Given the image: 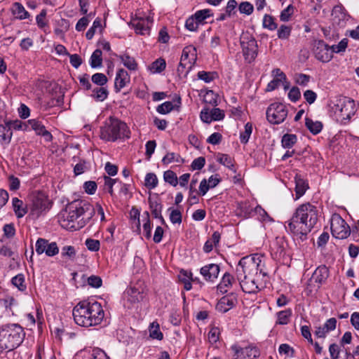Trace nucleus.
I'll return each instance as SVG.
<instances>
[{
	"instance_id": "1",
	"label": "nucleus",
	"mask_w": 359,
	"mask_h": 359,
	"mask_svg": "<svg viewBox=\"0 0 359 359\" xmlns=\"http://www.w3.org/2000/svg\"><path fill=\"white\" fill-rule=\"evenodd\" d=\"M262 259L263 256L256 254L240 260L236 275L244 292L257 293L265 286L267 273L263 270Z\"/></svg>"
},
{
	"instance_id": "2",
	"label": "nucleus",
	"mask_w": 359,
	"mask_h": 359,
	"mask_svg": "<svg viewBox=\"0 0 359 359\" xmlns=\"http://www.w3.org/2000/svg\"><path fill=\"white\" fill-rule=\"evenodd\" d=\"M95 208L88 202L83 200L74 201L69 203L61 213L60 225L71 231L79 230L93 217Z\"/></svg>"
},
{
	"instance_id": "3",
	"label": "nucleus",
	"mask_w": 359,
	"mask_h": 359,
	"mask_svg": "<svg viewBox=\"0 0 359 359\" xmlns=\"http://www.w3.org/2000/svg\"><path fill=\"white\" fill-rule=\"evenodd\" d=\"M318 221L317 207L310 203L300 205L288 220L286 229L293 235L304 240Z\"/></svg>"
},
{
	"instance_id": "4",
	"label": "nucleus",
	"mask_w": 359,
	"mask_h": 359,
	"mask_svg": "<svg viewBox=\"0 0 359 359\" xmlns=\"http://www.w3.org/2000/svg\"><path fill=\"white\" fill-rule=\"evenodd\" d=\"M72 314L75 323L86 327L101 324L104 317L101 304L95 301L80 302L73 309Z\"/></svg>"
},
{
	"instance_id": "5",
	"label": "nucleus",
	"mask_w": 359,
	"mask_h": 359,
	"mask_svg": "<svg viewBox=\"0 0 359 359\" xmlns=\"http://www.w3.org/2000/svg\"><path fill=\"white\" fill-rule=\"evenodd\" d=\"M24 336L22 327L17 324L4 326L0 330V351L13 350L21 344Z\"/></svg>"
},
{
	"instance_id": "6",
	"label": "nucleus",
	"mask_w": 359,
	"mask_h": 359,
	"mask_svg": "<svg viewBox=\"0 0 359 359\" xmlns=\"http://www.w3.org/2000/svg\"><path fill=\"white\" fill-rule=\"evenodd\" d=\"M100 137L106 141L114 142L118 139L129 137V130L125 123L110 118L100 128Z\"/></svg>"
},
{
	"instance_id": "7",
	"label": "nucleus",
	"mask_w": 359,
	"mask_h": 359,
	"mask_svg": "<svg viewBox=\"0 0 359 359\" xmlns=\"http://www.w3.org/2000/svg\"><path fill=\"white\" fill-rule=\"evenodd\" d=\"M332 111L337 121L346 123L356 111L355 101L350 97L340 96L334 101Z\"/></svg>"
},
{
	"instance_id": "8",
	"label": "nucleus",
	"mask_w": 359,
	"mask_h": 359,
	"mask_svg": "<svg viewBox=\"0 0 359 359\" xmlns=\"http://www.w3.org/2000/svg\"><path fill=\"white\" fill-rule=\"evenodd\" d=\"M197 60L196 48L193 46H189L183 49L180 62L177 68L179 75L187 76L191 71Z\"/></svg>"
},
{
	"instance_id": "9",
	"label": "nucleus",
	"mask_w": 359,
	"mask_h": 359,
	"mask_svg": "<svg viewBox=\"0 0 359 359\" xmlns=\"http://www.w3.org/2000/svg\"><path fill=\"white\" fill-rule=\"evenodd\" d=\"M288 110L287 107L278 102L271 104L266 109V118L271 124H280L283 123L287 116Z\"/></svg>"
},
{
	"instance_id": "10",
	"label": "nucleus",
	"mask_w": 359,
	"mask_h": 359,
	"mask_svg": "<svg viewBox=\"0 0 359 359\" xmlns=\"http://www.w3.org/2000/svg\"><path fill=\"white\" fill-rule=\"evenodd\" d=\"M331 231L332 236L338 239L346 238L351 233L349 226L338 214L332 216Z\"/></svg>"
},
{
	"instance_id": "11",
	"label": "nucleus",
	"mask_w": 359,
	"mask_h": 359,
	"mask_svg": "<svg viewBox=\"0 0 359 359\" xmlns=\"http://www.w3.org/2000/svg\"><path fill=\"white\" fill-rule=\"evenodd\" d=\"M241 44L245 60L251 62L257 55V44L254 37L249 34H244L241 38Z\"/></svg>"
},
{
	"instance_id": "12",
	"label": "nucleus",
	"mask_w": 359,
	"mask_h": 359,
	"mask_svg": "<svg viewBox=\"0 0 359 359\" xmlns=\"http://www.w3.org/2000/svg\"><path fill=\"white\" fill-rule=\"evenodd\" d=\"M231 349L234 353L233 359H255L260 355L259 348L253 346L241 348L234 344L231 346Z\"/></svg>"
},
{
	"instance_id": "13",
	"label": "nucleus",
	"mask_w": 359,
	"mask_h": 359,
	"mask_svg": "<svg viewBox=\"0 0 359 359\" xmlns=\"http://www.w3.org/2000/svg\"><path fill=\"white\" fill-rule=\"evenodd\" d=\"M130 24L137 34L149 35L150 29L153 24V17L150 15L146 17H136L132 19Z\"/></svg>"
},
{
	"instance_id": "14",
	"label": "nucleus",
	"mask_w": 359,
	"mask_h": 359,
	"mask_svg": "<svg viewBox=\"0 0 359 359\" xmlns=\"http://www.w3.org/2000/svg\"><path fill=\"white\" fill-rule=\"evenodd\" d=\"M313 50L316 58L322 62H328L333 57L330 46L322 40L315 41Z\"/></svg>"
},
{
	"instance_id": "15",
	"label": "nucleus",
	"mask_w": 359,
	"mask_h": 359,
	"mask_svg": "<svg viewBox=\"0 0 359 359\" xmlns=\"http://www.w3.org/2000/svg\"><path fill=\"white\" fill-rule=\"evenodd\" d=\"M36 252L38 255L45 253L48 257L56 255L59 248L55 242L49 243L44 238H39L36 242Z\"/></svg>"
},
{
	"instance_id": "16",
	"label": "nucleus",
	"mask_w": 359,
	"mask_h": 359,
	"mask_svg": "<svg viewBox=\"0 0 359 359\" xmlns=\"http://www.w3.org/2000/svg\"><path fill=\"white\" fill-rule=\"evenodd\" d=\"M48 200L43 193H38L33 196L32 203V211L39 215L48 208Z\"/></svg>"
},
{
	"instance_id": "17",
	"label": "nucleus",
	"mask_w": 359,
	"mask_h": 359,
	"mask_svg": "<svg viewBox=\"0 0 359 359\" xmlns=\"http://www.w3.org/2000/svg\"><path fill=\"white\" fill-rule=\"evenodd\" d=\"M219 273V267L217 264H210L201 269V274L207 281H214L217 278Z\"/></svg>"
},
{
	"instance_id": "18",
	"label": "nucleus",
	"mask_w": 359,
	"mask_h": 359,
	"mask_svg": "<svg viewBox=\"0 0 359 359\" xmlns=\"http://www.w3.org/2000/svg\"><path fill=\"white\" fill-rule=\"evenodd\" d=\"M28 129H32L36 132L37 135H42L48 142L52 139L51 134L45 128V126L36 119L28 121Z\"/></svg>"
},
{
	"instance_id": "19",
	"label": "nucleus",
	"mask_w": 359,
	"mask_h": 359,
	"mask_svg": "<svg viewBox=\"0 0 359 359\" xmlns=\"http://www.w3.org/2000/svg\"><path fill=\"white\" fill-rule=\"evenodd\" d=\"M130 81V76L127 71L123 69H120L115 78L114 87L117 91H120L124 88Z\"/></svg>"
},
{
	"instance_id": "20",
	"label": "nucleus",
	"mask_w": 359,
	"mask_h": 359,
	"mask_svg": "<svg viewBox=\"0 0 359 359\" xmlns=\"http://www.w3.org/2000/svg\"><path fill=\"white\" fill-rule=\"evenodd\" d=\"M329 276V270L325 266H318L313 272L312 279L318 285H321L325 282Z\"/></svg>"
},
{
	"instance_id": "21",
	"label": "nucleus",
	"mask_w": 359,
	"mask_h": 359,
	"mask_svg": "<svg viewBox=\"0 0 359 359\" xmlns=\"http://www.w3.org/2000/svg\"><path fill=\"white\" fill-rule=\"evenodd\" d=\"M236 283L233 277L229 273H226L217 285V289L222 293H226L232 287L233 284Z\"/></svg>"
},
{
	"instance_id": "22",
	"label": "nucleus",
	"mask_w": 359,
	"mask_h": 359,
	"mask_svg": "<svg viewBox=\"0 0 359 359\" xmlns=\"http://www.w3.org/2000/svg\"><path fill=\"white\" fill-rule=\"evenodd\" d=\"M294 182L296 199H298L305 194L306 191L309 188V185L299 175H296L294 177Z\"/></svg>"
},
{
	"instance_id": "23",
	"label": "nucleus",
	"mask_w": 359,
	"mask_h": 359,
	"mask_svg": "<svg viewBox=\"0 0 359 359\" xmlns=\"http://www.w3.org/2000/svg\"><path fill=\"white\" fill-rule=\"evenodd\" d=\"M11 12L13 15L19 20L27 19L29 17V13L25 10V7L18 2H15L13 4L11 8Z\"/></svg>"
},
{
	"instance_id": "24",
	"label": "nucleus",
	"mask_w": 359,
	"mask_h": 359,
	"mask_svg": "<svg viewBox=\"0 0 359 359\" xmlns=\"http://www.w3.org/2000/svg\"><path fill=\"white\" fill-rule=\"evenodd\" d=\"M13 210L18 217H22L27 212V207L24 205L23 202L18 198L12 199Z\"/></svg>"
},
{
	"instance_id": "25",
	"label": "nucleus",
	"mask_w": 359,
	"mask_h": 359,
	"mask_svg": "<svg viewBox=\"0 0 359 359\" xmlns=\"http://www.w3.org/2000/svg\"><path fill=\"white\" fill-rule=\"evenodd\" d=\"M166 67L165 60L161 57L158 58L149 66V70L152 74L162 72Z\"/></svg>"
},
{
	"instance_id": "26",
	"label": "nucleus",
	"mask_w": 359,
	"mask_h": 359,
	"mask_svg": "<svg viewBox=\"0 0 359 359\" xmlns=\"http://www.w3.org/2000/svg\"><path fill=\"white\" fill-rule=\"evenodd\" d=\"M149 207L151 210V213L156 218H159L163 224L165 223L163 217L161 216V205L156 201H153L151 198H149Z\"/></svg>"
},
{
	"instance_id": "27",
	"label": "nucleus",
	"mask_w": 359,
	"mask_h": 359,
	"mask_svg": "<svg viewBox=\"0 0 359 359\" xmlns=\"http://www.w3.org/2000/svg\"><path fill=\"white\" fill-rule=\"evenodd\" d=\"M179 280L184 283V287L187 290L191 289V281H194L192 273L191 272L182 270L179 275Z\"/></svg>"
},
{
	"instance_id": "28",
	"label": "nucleus",
	"mask_w": 359,
	"mask_h": 359,
	"mask_svg": "<svg viewBox=\"0 0 359 359\" xmlns=\"http://www.w3.org/2000/svg\"><path fill=\"white\" fill-rule=\"evenodd\" d=\"M234 303L232 299L227 297H222L217 304V309L220 312L225 313L230 310Z\"/></svg>"
},
{
	"instance_id": "29",
	"label": "nucleus",
	"mask_w": 359,
	"mask_h": 359,
	"mask_svg": "<svg viewBox=\"0 0 359 359\" xmlns=\"http://www.w3.org/2000/svg\"><path fill=\"white\" fill-rule=\"evenodd\" d=\"M12 131L8 123L0 125V138L4 144H8L11 140Z\"/></svg>"
},
{
	"instance_id": "30",
	"label": "nucleus",
	"mask_w": 359,
	"mask_h": 359,
	"mask_svg": "<svg viewBox=\"0 0 359 359\" xmlns=\"http://www.w3.org/2000/svg\"><path fill=\"white\" fill-rule=\"evenodd\" d=\"M305 124L307 128L314 135L318 134L323 128V125L320 121H313L309 118L305 120Z\"/></svg>"
},
{
	"instance_id": "31",
	"label": "nucleus",
	"mask_w": 359,
	"mask_h": 359,
	"mask_svg": "<svg viewBox=\"0 0 359 359\" xmlns=\"http://www.w3.org/2000/svg\"><path fill=\"white\" fill-rule=\"evenodd\" d=\"M158 180L156 174L153 172L147 173L144 179V185L149 189H153L158 185Z\"/></svg>"
},
{
	"instance_id": "32",
	"label": "nucleus",
	"mask_w": 359,
	"mask_h": 359,
	"mask_svg": "<svg viewBox=\"0 0 359 359\" xmlns=\"http://www.w3.org/2000/svg\"><path fill=\"white\" fill-rule=\"evenodd\" d=\"M120 60L123 62V65L130 70H135L137 67V64L135 60L129 56L128 55H123L119 57Z\"/></svg>"
},
{
	"instance_id": "33",
	"label": "nucleus",
	"mask_w": 359,
	"mask_h": 359,
	"mask_svg": "<svg viewBox=\"0 0 359 359\" xmlns=\"http://www.w3.org/2000/svg\"><path fill=\"white\" fill-rule=\"evenodd\" d=\"M102 51L100 49L95 50L90 59V64L93 68L98 67L102 65Z\"/></svg>"
},
{
	"instance_id": "34",
	"label": "nucleus",
	"mask_w": 359,
	"mask_h": 359,
	"mask_svg": "<svg viewBox=\"0 0 359 359\" xmlns=\"http://www.w3.org/2000/svg\"><path fill=\"white\" fill-rule=\"evenodd\" d=\"M292 312L290 309L281 311L277 313L276 323L279 325H286L289 323Z\"/></svg>"
},
{
	"instance_id": "35",
	"label": "nucleus",
	"mask_w": 359,
	"mask_h": 359,
	"mask_svg": "<svg viewBox=\"0 0 359 359\" xmlns=\"http://www.w3.org/2000/svg\"><path fill=\"white\" fill-rule=\"evenodd\" d=\"M108 95L107 90L102 86L97 87L93 90L92 96L98 101L104 100Z\"/></svg>"
},
{
	"instance_id": "36",
	"label": "nucleus",
	"mask_w": 359,
	"mask_h": 359,
	"mask_svg": "<svg viewBox=\"0 0 359 359\" xmlns=\"http://www.w3.org/2000/svg\"><path fill=\"white\" fill-rule=\"evenodd\" d=\"M149 336L152 339L161 340L163 339V334L160 331L159 325L156 322H153L149 326Z\"/></svg>"
},
{
	"instance_id": "37",
	"label": "nucleus",
	"mask_w": 359,
	"mask_h": 359,
	"mask_svg": "<svg viewBox=\"0 0 359 359\" xmlns=\"http://www.w3.org/2000/svg\"><path fill=\"white\" fill-rule=\"evenodd\" d=\"M218 161L231 170L236 172L233 161L232 158L226 154H219L217 158Z\"/></svg>"
},
{
	"instance_id": "38",
	"label": "nucleus",
	"mask_w": 359,
	"mask_h": 359,
	"mask_svg": "<svg viewBox=\"0 0 359 359\" xmlns=\"http://www.w3.org/2000/svg\"><path fill=\"white\" fill-rule=\"evenodd\" d=\"M263 27L272 31L277 29L278 25L271 15L266 14L263 18Z\"/></svg>"
},
{
	"instance_id": "39",
	"label": "nucleus",
	"mask_w": 359,
	"mask_h": 359,
	"mask_svg": "<svg viewBox=\"0 0 359 359\" xmlns=\"http://www.w3.org/2000/svg\"><path fill=\"white\" fill-rule=\"evenodd\" d=\"M297 142V136L293 134H285L282 138V145L285 148H291Z\"/></svg>"
},
{
	"instance_id": "40",
	"label": "nucleus",
	"mask_w": 359,
	"mask_h": 359,
	"mask_svg": "<svg viewBox=\"0 0 359 359\" xmlns=\"http://www.w3.org/2000/svg\"><path fill=\"white\" fill-rule=\"evenodd\" d=\"M76 250L73 246L66 245L62 248L61 256L65 259H74L76 257Z\"/></svg>"
},
{
	"instance_id": "41",
	"label": "nucleus",
	"mask_w": 359,
	"mask_h": 359,
	"mask_svg": "<svg viewBox=\"0 0 359 359\" xmlns=\"http://www.w3.org/2000/svg\"><path fill=\"white\" fill-rule=\"evenodd\" d=\"M163 179L165 182L173 187H176L178 183L177 175L172 170L165 171L163 173Z\"/></svg>"
},
{
	"instance_id": "42",
	"label": "nucleus",
	"mask_w": 359,
	"mask_h": 359,
	"mask_svg": "<svg viewBox=\"0 0 359 359\" xmlns=\"http://www.w3.org/2000/svg\"><path fill=\"white\" fill-rule=\"evenodd\" d=\"M128 295V301L131 302H139L142 299V294L136 288H130L127 291Z\"/></svg>"
},
{
	"instance_id": "43",
	"label": "nucleus",
	"mask_w": 359,
	"mask_h": 359,
	"mask_svg": "<svg viewBox=\"0 0 359 359\" xmlns=\"http://www.w3.org/2000/svg\"><path fill=\"white\" fill-rule=\"evenodd\" d=\"M252 123L248 122L245 125L244 132L241 133L240 140H241V143L246 144L248 142L250 137L252 134Z\"/></svg>"
},
{
	"instance_id": "44",
	"label": "nucleus",
	"mask_w": 359,
	"mask_h": 359,
	"mask_svg": "<svg viewBox=\"0 0 359 359\" xmlns=\"http://www.w3.org/2000/svg\"><path fill=\"white\" fill-rule=\"evenodd\" d=\"M292 28L290 26L282 25L278 29L277 35L280 39H287L291 34Z\"/></svg>"
},
{
	"instance_id": "45",
	"label": "nucleus",
	"mask_w": 359,
	"mask_h": 359,
	"mask_svg": "<svg viewBox=\"0 0 359 359\" xmlns=\"http://www.w3.org/2000/svg\"><path fill=\"white\" fill-rule=\"evenodd\" d=\"M218 96L212 90H208L205 93L203 97L205 102L210 104L212 106H217Z\"/></svg>"
},
{
	"instance_id": "46",
	"label": "nucleus",
	"mask_w": 359,
	"mask_h": 359,
	"mask_svg": "<svg viewBox=\"0 0 359 359\" xmlns=\"http://www.w3.org/2000/svg\"><path fill=\"white\" fill-rule=\"evenodd\" d=\"M212 15L211 11L209 9H203L195 13L194 16L196 18L198 24L202 23L206 18Z\"/></svg>"
},
{
	"instance_id": "47",
	"label": "nucleus",
	"mask_w": 359,
	"mask_h": 359,
	"mask_svg": "<svg viewBox=\"0 0 359 359\" xmlns=\"http://www.w3.org/2000/svg\"><path fill=\"white\" fill-rule=\"evenodd\" d=\"M12 283L20 290L24 291L26 289L25 278L22 274H18L12 278Z\"/></svg>"
},
{
	"instance_id": "48",
	"label": "nucleus",
	"mask_w": 359,
	"mask_h": 359,
	"mask_svg": "<svg viewBox=\"0 0 359 359\" xmlns=\"http://www.w3.org/2000/svg\"><path fill=\"white\" fill-rule=\"evenodd\" d=\"M170 219L173 224H180L182 222V213L179 210L170 208Z\"/></svg>"
},
{
	"instance_id": "49",
	"label": "nucleus",
	"mask_w": 359,
	"mask_h": 359,
	"mask_svg": "<svg viewBox=\"0 0 359 359\" xmlns=\"http://www.w3.org/2000/svg\"><path fill=\"white\" fill-rule=\"evenodd\" d=\"M348 45V39H343L337 45L330 46L332 53H340L344 52Z\"/></svg>"
},
{
	"instance_id": "50",
	"label": "nucleus",
	"mask_w": 359,
	"mask_h": 359,
	"mask_svg": "<svg viewBox=\"0 0 359 359\" xmlns=\"http://www.w3.org/2000/svg\"><path fill=\"white\" fill-rule=\"evenodd\" d=\"M294 7L292 5H289L286 8H285L280 15V19L281 21L287 22L291 16L294 13Z\"/></svg>"
},
{
	"instance_id": "51",
	"label": "nucleus",
	"mask_w": 359,
	"mask_h": 359,
	"mask_svg": "<svg viewBox=\"0 0 359 359\" xmlns=\"http://www.w3.org/2000/svg\"><path fill=\"white\" fill-rule=\"evenodd\" d=\"M198 22L196 18L192 15L189 17L185 22V27L191 32L196 31L198 27Z\"/></svg>"
},
{
	"instance_id": "52",
	"label": "nucleus",
	"mask_w": 359,
	"mask_h": 359,
	"mask_svg": "<svg viewBox=\"0 0 359 359\" xmlns=\"http://www.w3.org/2000/svg\"><path fill=\"white\" fill-rule=\"evenodd\" d=\"M92 81L100 86H104L107 82V76L102 73H96L92 76Z\"/></svg>"
},
{
	"instance_id": "53",
	"label": "nucleus",
	"mask_w": 359,
	"mask_h": 359,
	"mask_svg": "<svg viewBox=\"0 0 359 359\" xmlns=\"http://www.w3.org/2000/svg\"><path fill=\"white\" fill-rule=\"evenodd\" d=\"M238 9L241 13L250 15L253 12L254 7L250 2L244 1L240 4Z\"/></svg>"
},
{
	"instance_id": "54",
	"label": "nucleus",
	"mask_w": 359,
	"mask_h": 359,
	"mask_svg": "<svg viewBox=\"0 0 359 359\" xmlns=\"http://www.w3.org/2000/svg\"><path fill=\"white\" fill-rule=\"evenodd\" d=\"M216 74L215 72H208L201 71L198 73V79L204 81L205 83H209L212 81L215 77Z\"/></svg>"
},
{
	"instance_id": "55",
	"label": "nucleus",
	"mask_w": 359,
	"mask_h": 359,
	"mask_svg": "<svg viewBox=\"0 0 359 359\" xmlns=\"http://www.w3.org/2000/svg\"><path fill=\"white\" fill-rule=\"evenodd\" d=\"M219 329L216 327H213L210 329L208 332V340L211 344L217 342L219 339Z\"/></svg>"
},
{
	"instance_id": "56",
	"label": "nucleus",
	"mask_w": 359,
	"mask_h": 359,
	"mask_svg": "<svg viewBox=\"0 0 359 359\" xmlns=\"http://www.w3.org/2000/svg\"><path fill=\"white\" fill-rule=\"evenodd\" d=\"M146 214V222L143 224V231L145 237L147 238H150L151 236V224L149 218V213L147 212Z\"/></svg>"
},
{
	"instance_id": "57",
	"label": "nucleus",
	"mask_w": 359,
	"mask_h": 359,
	"mask_svg": "<svg viewBox=\"0 0 359 359\" xmlns=\"http://www.w3.org/2000/svg\"><path fill=\"white\" fill-rule=\"evenodd\" d=\"M104 189L107 190V191L112 196L113 195V186L116 183V180L111 179V177L108 176L104 177Z\"/></svg>"
},
{
	"instance_id": "58",
	"label": "nucleus",
	"mask_w": 359,
	"mask_h": 359,
	"mask_svg": "<svg viewBox=\"0 0 359 359\" xmlns=\"http://www.w3.org/2000/svg\"><path fill=\"white\" fill-rule=\"evenodd\" d=\"M86 245L89 250L96 252L99 250L100 243L97 240L88 238L86 241Z\"/></svg>"
},
{
	"instance_id": "59",
	"label": "nucleus",
	"mask_w": 359,
	"mask_h": 359,
	"mask_svg": "<svg viewBox=\"0 0 359 359\" xmlns=\"http://www.w3.org/2000/svg\"><path fill=\"white\" fill-rule=\"evenodd\" d=\"M173 109V104L170 102H165L157 107V111L160 114H168Z\"/></svg>"
},
{
	"instance_id": "60",
	"label": "nucleus",
	"mask_w": 359,
	"mask_h": 359,
	"mask_svg": "<svg viewBox=\"0 0 359 359\" xmlns=\"http://www.w3.org/2000/svg\"><path fill=\"white\" fill-rule=\"evenodd\" d=\"M200 117L204 123H210L212 121L211 111L207 108L203 109L201 111Z\"/></svg>"
},
{
	"instance_id": "61",
	"label": "nucleus",
	"mask_w": 359,
	"mask_h": 359,
	"mask_svg": "<svg viewBox=\"0 0 359 359\" xmlns=\"http://www.w3.org/2000/svg\"><path fill=\"white\" fill-rule=\"evenodd\" d=\"M212 121H221L224 118V112L219 108H213L210 110Z\"/></svg>"
},
{
	"instance_id": "62",
	"label": "nucleus",
	"mask_w": 359,
	"mask_h": 359,
	"mask_svg": "<svg viewBox=\"0 0 359 359\" xmlns=\"http://www.w3.org/2000/svg\"><path fill=\"white\" fill-rule=\"evenodd\" d=\"M46 10L43 9L41 13L36 16V20L38 26L41 28L44 27L46 25Z\"/></svg>"
},
{
	"instance_id": "63",
	"label": "nucleus",
	"mask_w": 359,
	"mask_h": 359,
	"mask_svg": "<svg viewBox=\"0 0 359 359\" xmlns=\"http://www.w3.org/2000/svg\"><path fill=\"white\" fill-rule=\"evenodd\" d=\"M89 285L98 288L102 285V279L99 276H91L88 278Z\"/></svg>"
},
{
	"instance_id": "64",
	"label": "nucleus",
	"mask_w": 359,
	"mask_h": 359,
	"mask_svg": "<svg viewBox=\"0 0 359 359\" xmlns=\"http://www.w3.org/2000/svg\"><path fill=\"white\" fill-rule=\"evenodd\" d=\"M91 359H109L104 351L96 348L93 351Z\"/></svg>"
}]
</instances>
